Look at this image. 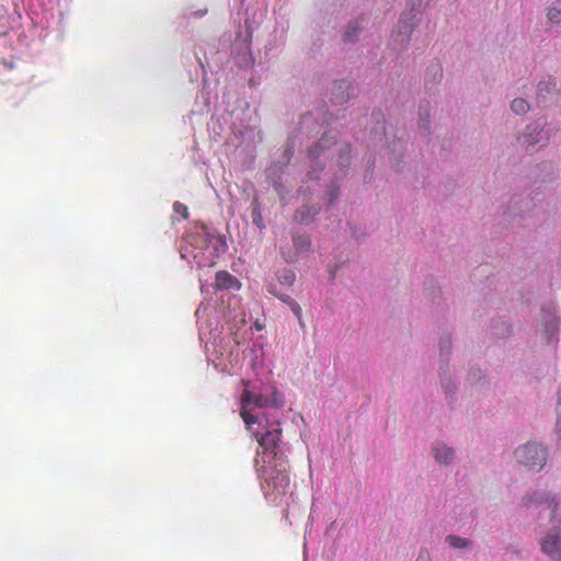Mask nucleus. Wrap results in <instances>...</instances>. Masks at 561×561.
<instances>
[{
    "instance_id": "obj_1",
    "label": "nucleus",
    "mask_w": 561,
    "mask_h": 561,
    "mask_svg": "<svg viewBox=\"0 0 561 561\" xmlns=\"http://www.w3.org/2000/svg\"><path fill=\"white\" fill-rule=\"evenodd\" d=\"M254 466L265 499L275 505L280 504L283 499L289 493L290 488L286 459L265 465H260V460L254 459Z\"/></svg>"
},
{
    "instance_id": "obj_2",
    "label": "nucleus",
    "mask_w": 561,
    "mask_h": 561,
    "mask_svg": "<svg viewBox=\"0 0 561 561\" xmlns=\"http://www.w3.org/2000/svg\"><path fill=\"white\" fill-rule=\"evenodd\" d=\"M253 436L259 443V450L256 453L257 457L255 459L260 460V465L273 463L280 459H285L279 447L282 437V427L279 422H266L265 433L262 434L259 431H255L253 432Z\"/></svg>"
},
{
    "instance_id": "obj_3",
    "label": "nucleus",
    "mask_w": 561,
    "mask_h": 561,
    "mask_svg": "<svg viewBox=\"0 0 561 561\" xmlns=\"http://www.w3.org/2000/svg\"><path fill=\"white\" fill-rule=\"evenodd\" d=\"M514 455L520 465L536 470H540L547 459L546 449L537 444H525L518 447Z\"/></svg>"
},
{
    "instance_id": "obj_4",
    "label": "nucleus",
    "mask_w": 561,
    "mask_h": 561,
    "mask_svg": "<svg viewBox=\"0 0 561 561\" xmlns=\"http://www.w3.org/2000/svg\"><path fill=\"white\" fill-rule=\"evenodd\" d=\"M540 549L552 561H561V530L551 529L540 541Z\"/></svg>"
},
{
    "instance_id": "obj_5",
    "label": "nucleus",
    "mask_w": 561,
    "mask_h": 561,
    "mask_svg": "<svg viewBox=\"0 0 561 561\" xmlns=\"http://www.w3.org/2000/svg\"><path fill=\"white\" fill-rule=\"evenodd\" d=\"M252 404L256 408H275L279 409L283 407V398L279 391L274 387L266 389V392L254 394Z\"/></svg>"
},
{
    "instance_id": "obj_6",
    "label": "nucleus",
    "mask_w": 561,
    "mask_h": 561,
    "mask_svg": "<svg viewBox=\"0 0 561 561\" xmlns=\"http://www.w3.org/2000/svg\"><path fill=\"white\" fill-rule=\"evenodd\" d=\"M254 398V393H252L249 389H244L241 394V408H240V416L244 422L245 428L253 434L256 430L253 428L254 424L259 423L256 416H254L249 407L252 404Z\"/></svg>"
},
{
    "instance_id": "obj_7",
    "label": "nucleus",
    "mask_w": 561,
    "mask_h": 561,
    "mask_svg": "<svg viewBox=\"0 0 561 561\" xmlns=\"http://www.w3.org/2000/svg\"><path fill=\"white\" fill-rule=\"evenodd\" d=\"M433 451L435 459L440 463H447L454 456L453 449L443 443L434 445Z\"/></svg>"
},
{
    "instance_id": "obj_8",
    "label": "nucleus",
    "mask_w": 561,
    "mask_h": 561,
    "mask_svg": "<svg viewBox=\"0 0 561 561\" xmlns=\"http://www.w3.org/2000/svg\"><path fill=\"white\" fill-rule=\"evenodd\" d=\"M216 286L220 289L231 288L237 282L236 278L226 271H219L215 277Z\"/></svg>"
},
{
    "instance_id": "obj_9",
    "label": "nucleus",
    "mask_w": 561,
    "mask_h": 561,
    "mask_svg": "<svg viewBox=\"0 0 561 561\" xmlns=\"http://www.w3.org/2000/svg\"><path fill=\"white\" fill-rule=\"evenodd\" d=\"M359 31H360V25H359L358 21H354V22L350 23L346 31L343 34V41L345 43L353 42L357 37Z\"/></svg>"
},
{
    "instance_id": "obj_10",
    "label": "nucleus",
    "mask_w": 561,
    "mask_h": 561,
    "mask_svg": "<svg viewBox=\"0 0 561 561\" xmlns=\"http://www.w3.org/2000/svg\"><path fill=\"white\" fill-rule=\"evenodd\" d=\"M446 542L453 548H467L469 546L468 539L455 535H448Z\"/></svg>"
},
{
    "instance_id": "obj_11",
    "label": "nucleus",
    "mask_w": 561,
    "mask_h": 561,
    "mask_svg": "<svg viewBox=\"0 0 561 561\" xmlns=\"http://www.w3.org/2000/svg\"><path fill=\"white\" fill-rule=\"evenodd\" d=\"M511 108L516 114H524L529 110V105H528L527 101H525L524 99H515V100H513V102L511 104Z\"/></svg>"
},
{
    "instance_id": "obj_12",
    "label": "nucleus",
    "mask_w": 561,
    "mask_h": 561,
    "mask_svg": "<svg viewBox=\"0 0 561 561\" xmlns=\"http://www.w3.org/2000/svg\"><path fill=\"white\" fill-rule=\"evenodd\" d=\"M173 211L180 216L181 219H187L188 218V208L186 205H184L181 202H174L173 203Z\"/></svg>"
},
{
    "instance_id": "obj_13",
    "label": "nucleus",
    "mask_w": 561,
    "mask_h": 561,
    "mask_svg": "<svg viewBox=\"0 0 561 561\" xmlns=\"http://www.w3.org/2000/svg\"><path fill=\"white\" fill-rule=\"evenodd\" d=\"M293 242L299 250L307 249L310 245V240L306 236H296L294 237Z\"/></svg>"
},
{
    "instance_id": "obj_14",
    "label": "nucleus",
    "mask_w": 561,
    "mask_h": 561,
    "mask_svg": "<svg viewBox=\"0 0 561 561\" xmlns=\"http://www.w3.org/2000/svg\"><path fill=\"white\" fill-rule=\"evenodd\" d=\"M547 18L551 23L559 24L561 22V10L557 8L549 9Z\"/></svg>"
},
{
    "instance_id": "obj_15",
    "label": "nucleus",
    "mask_w": 561,
    "mask_h": 561,
    "mask_svg": "<svg viewBox=\"0 0 561 561\" xmlns=\"http://www.w3.org/2000/svg\"><path fill=\"white\" fill-rule=\"evenodd\" d=\"M412 33V23H408L405 20L399 22V34L405 35L408 38Z\"/></svg>"
},
{
    "instance_id": "obj_16",
    "label": "nucleus",
    "mask_w": 561,
    "mask_h": 561,
    "mask_svg": "<svg viewBox=\"0 0 561 561\" xmlns=\"http://www.w3.org/2000/svg\"><path fill=\"white\" fill-rule=\"evenodd\" d=\"M529 130L530 127H527V131L523 135V142L527 146H531L539 142L540 137L533 138V135Z\"/></svg>"
},
{
    "instance_id": "obj_17",
    "label": "nucleus",
    "mask_w": 561,
    "mask_h": 561,
    "mask_svg": "<svg viewBox=\"0 0 561 561\" xmlns=\"http://www.w3.org/2000/svg\"><path fill=\"white\" fill-rule=\"evenodd\" d=\"M295 279V275L291 272H285L283 277V283L291 284Z\"/></svg>"
},
{
    "instance_id": "obj_18",
    "label": "nucleus",
    "mask_w": 561,
    "mask_h": 561,
    "mask_svg": "<svg viewBox=\"0 0 561 561\" xmlns=\"http://www.w3.org/2000/svg\"><path fill=\"white\" fill-rule=\"evenodd\" d=\"M416 561H431L428 551H421L419 557L416 558Z\"/></svg>"
},
{
    "instance_id": "obj_19",
    "label": "nucleus",
    "mask_w": 561,
    "mask_h": 561,
    "mask_svg": "<svg viewBox=\"0 0 561 561\" xmlns=\"http://www.w3.org/2000/svg\"><path fill=\"white\" fill-rule=\"evenodd\" d=\"M295 219L301 224H305L307 222V219L305 218L304 216V211L302 210H298L296 214H295Z\"/></svg>"
},
{
    "instance_id": "obj_20",
    "label": "nucleus",
    "mask_w": 561,
    "mask_h": 561,
    "mask_svg": "<svg viewBox=\"0 0 561 561\" xmlns=\"http://www.w3.org/2000/svg\"><path fill=\"white\" fill-rule=\"evenodd\" d=\"M291 310L294 311V313H295L298 318H300V312H301V310H300V307H299V305H298V304H296V302H294V301H293V302H291Z\"/></svg>"
},
{
    "instance_id": "obj_21",
    "label": "nucleus",
    "mask_w": 561,
    "mask_h": 561,
    "mask_svg": "<svg viewBox=\"0 0 561 561\" xmlns=\"http://www.w3.org/2000/svg\"><path fill=\"white\" fill-rule=\"evenodd\" d=\"M558 405H559V409H561V401L559 402ZM557 426H558L559 444L561 445V414H560V416L558 419Z\"/></svg>"
},
{
    "instance_id": "obj_22",
    "label": "nucleus",
    "mask_w": 561,
    "mask_h": 561,
    "mask_svg": "<svg viewBox=\"0 0 561 561\" xmlns=\"http://www.w3.org/2000/svg\"><path fill=\"white\" fill-rule=\"evenodd\" d=\"M551 331H557L558 329V322L554 320L552 324H550L549 327H547V331L550 330Z\"/></svg>"
},
{
    "instance_id": "obj_23",
    "label": "nucleus",
    "mask_w": 561,
    "mask_h": 561,
    "mask_svg": "<svg viewBox=\"0 0 561 561\" xmlns=\"http://www.w3.org/2000/svg\"><path fill=\"white\" fill-rule=\"evenodd\" d=\"M325 141H327V139H325L324 137H322V138L320 139V146H324L323 144H324Z\"/></svg>"
}]
</instances>
